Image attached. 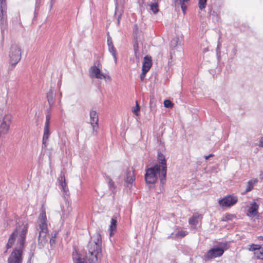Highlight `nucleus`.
Here are the masks:
<instances>
[{
  "instance_id": "f257e3e1",
  "label": "nucleus",
  "mask_w": 263,
  "mask_h": 263,
  "mask_svg": "<svg viewBox=\"0 0 263 263\" xmlns=\"http://www.w3.org/2000/svg\"><path fill=\"white\" fill-rule=\"evenodd\" d=\"M27 229V224H23L17 227L10 235L6 246L7 249L12 247L14 240L18 235H19V237L17 239V247L9 256L8 259V263H22V249L24 247Z\"/></svg>"
},
{
  "instance_id": "f03ea898",
  "label": "nucleus",
  "mask_w": 263,
  "mask_h": 263,
  "mask_svg": "<svg viewBox=\"0 0 263 263\" xmlns=\"http://www.w3.org/2000/svg\"><path fill=\"white\" fill-rule=\"evenodd\" d=\"M101 237L99 233L96 234L94 240L89 242L88 257L89 263H98V258L101 256Z\"/></svg>"
},
{
  "instance_id": "7ed1b4c3",
  "label": "nucleus",
  "mask_w": 263,
  "mask_h": 263,
  "mask_svg": "<svg viewBox=\"0 0 263 263\" xmlns=\"http://www.w3.org/2000/svg\"><path fill=\"white\" fill-rule=\"evenodd\" d=\"M47 222L45 210L43 209L38 218L36 227V231L39 233V244L43 247L48 241L47 235L48 231Z\"/></svg>"
},
{
  "instance_id": "20e7f679",
  "label": "nucleus",
  "mask_w": 263,
  "mask_h": 263,
  "mask_svg": "<svg viewBox=\"0 0 263 263\" xmlns=\"http://www.w3.org/2000/svg\"><path fill=\"white\" fill-rule=\"evenodd\" d=\"M161 170L159 165H154L146 170L145 180L147 184H155L159 176L161 182L163 184L165 180L166 176H163L161 174Z\"/></svg>"
},
{
  "instance_id": "39448f33",
  "label": "nucleus",
  "mask_w": 263,
  "mask_h": 263,
  "mask_svg": "<svg viewBox=\"0 0 263 263\" xmlns=\"http://www.w3.org/2000/svg\"><path fill=\"white\" fill-rule=\"evenodd\" d=\"M12 121V116L8 113L0 118V137H4L8 133Z\"/></svg>"
},
{
  "instance_id": "423d86ee",
  "label": "nucleus",
  "mask_w": 263,
  "mask_h": 263,
  "mask_svg": "<svg viewBox=\"0 0 263 263\" xmlns=\"http://www.w3.org/2000/svg\"><path fill=\"white\" fill-rule=\"evenodd\" d=\"M101 65L98 63L97 65H94L89 69V75L90 78L98 79H109L110 77L106 74L104 73L101 70Z\"/></svg>"
},
{
  "instance_id": "0eeeda50",
  "label": "nucleus",
  "mask_w": 263,
  "mask_h": 263,
  "mask_svg": "<svg viewBox=\"0 0 263 263\" xmlns=\"http://www.w3.org/2000/svg\"><path fill=\"white\" fill-rule=\"evenodd\" d=\"M10 63L12 65H16L21 60V51L20 47L16 45L11 46L9 52Z\"/></svg>"
},
{
  "instance_id": "6e6552de",
  "label": "nucleus",
  "mask_w": 263,
  "mask_h": 263,
  "mask_svg": "<svg viewBox=\"0 0 263 263\" xmlns=\"http://www.w3.org/2000/svg\"><path fill=\"white\" fill-rule=\"evenodd\" d=\"M237 201V196L230 195L219 200L218 203L222 208L230 207L234 205Z\"/></svg>"
},
{
  "instance_id": "1a4fd4ad",
  "label": "nucleus",
  "mask_w": 263,
  "mask_h": 263,
  "mask_svg": "<svg viewBox=\"0 0 263 263\" xmlns=\"http://www.w3.org/2000/svg\"><path fill=\"white\" fill-rule=\"evenodd\" d=\"M89 117V123L92 128V133L95 134L97 133V130L99 127V117L97 111L93 110H90Z\"/></svg>"
},
{
  "instance_id": "9d476101",
  "label": "nucleus",
  "mask_w": 263,
  "mask_h": 263,
  "mask_svg": "<svg viewBox=\"0 0 263 263\" xmlns=\"http://www.w3.org/2000/svg\"><path fill=\"white\" fill-rule=\"evenodd\" d=\"M224 252V250L220 248H214L210 249L204 257L208 260L221 256Z\"/></svg>"
},
{
  "instance_id": "9b49d317",
  "label": "nucleus",
  "mask_w": 263,
  "mask_h": 263,
  "mask_svg": "<svg viewBox=\"0 0 263 263\" xmlns=\"http://www.w3.org/2000/svg\"><path fill=\"white\" fill-rule=\"evenodd\" d=\"M158 160L159 164L155 165H159L160 170H161V174L163 176L166 175V160L165 156L161 153H158Z\"/></svg>"
},
{
  "instance_id": "f8f14e48",
  "label": "nucleus",
  "mask_w": 263,
  "mask_h": 263,
  "mask_svg": "<svg viewBox=\"0 0 263 263\" xmlns=\"http://www.w3.org/2000/svg\"><path fill=\"white\" fill-rule=\"evenodd\" d=\"M1 21L4 24L7 17V6L6 0H0Z\"/></svg>"
},
{
  "instance_id": "ddd939ff",
  "label": "nucleus",
  "mask_w": 263,
  "mask_h": 263,
  "mask_svg": "<svg viewBox=\"0 0 263 263\" xmlns=\"http://www.w3.org/2000/svg\"><path fill=\"white\" fill-rule=\"evenodd\" d=\"M59 186L62 191L64 193L68 192V188L65 181V177L63 174L61 173L58 179Z\"/></svg>"
},
{
  "instance_id": "4468645a",
  "label": "nucleus",
  "mask_w": 263,
  "mask_h": 263,
  "mask_svg": "<svg viewBox=\"0 0 263 263\" xmlns=\"http://www.w3.org/2000/svg\"><path fill=\"white\" fill-rule=\"evenodd\" d=\"M258 209V205L255 202H253L249 208L247 213L248 216H255L257 214V210Z\"/></svg>"
},
{
  "instance_id": "2eb2a0df",
  "label": "nucleus",
  "mask_w": 263,
  "mask_h": 263,
  "mask_svg": "<svg viewBox=\"0 0 263 263\" xmlns=\"http://www.w3.org/2000/svg\"><path fill=\"white\" fill-rule=\"evenodd\" d=\"M151 66V58L148 56L145 57L143 62L142 70L148 72Z\"/></svg>"
},
{
  "instance_id": "dca6fc26",
  "label": "nucleus",
  "mask_w": 263,
  "mask_h": 263,
  "mask_svg": "<svg viewBox=\"0 0 263 263\" xmlns=\"http://www.w3.org/2000/svg\"><path fill=\"white\" fill-rule=\"evenodd\" d=\"M189 0H174L175 5L176 7L181 5V8L183 14H185V10L187 8L186 3H187Z\"/></svg>"
},
{
  "instance_id": "f3484780",
  "label": "nucleus",
  "mask_w": 263,
  "mask_h": 263,
  "mask_svg": "<svg viewBox=\"0 0 263 263\" xmlns=\"http://www.w3.org/2000/svg\"><path fill=\"white\" fill-rule=\"evenodd\" d=\"M50 132L49 127H44V134L43 136L42 144L44 147H46L48 143V140L49 138Z\"/></svg>"
},
{
  "instance_id": "a211bd4d",
  "label": "nucleus",
  "mask_w": 263,
  "mask_h": 263,
  "mask_svg": "<svg viewBox=\"0 0 263 263\" xmlns=\"http://www.w3.org/2000/svg\"><path fill=\"white\" fill-rule=\"evenodd\" d=\"M201 219V216L198 214L194 215L189 220L190 224L196 226L199 222V220Z\"/></svg>"
},
{
  "instance_id": "6ab92c4d",
  "label": "nucleus",
  "mask_w": 263,
  "mask_h": 263,
  "mask_svg": "<svg viewBox=\"0 0 263 263\" xmlns=\"http://www.w3.org/2000/svg\"><path fill=\"white\" fill-rule=\"evenodd\" d=\"M135 180L134 173L133 170H128L126 173L125 182L128 183H132Z\"/></svg>"
},
{
  "instance_id": "aec40b11",
  "label": "nucleus",
  "mask_w": 263,
  "mask_h": 263,
  "mask_svg": "<svg viewBox=\"0 0 263 263\" xmlns=\"http://www.w3.org/2000/svg\"><path fill=\"white\" fill-rule=\"evenodd\" d=\"M159 1V0H153V2L149 5L150 10L155 14H157L159 11V5L158 3Z\"/></svg>"
},
{
  "instance_id": "412c9836",
  "label": "nucleus",
  "mask_w": 263,
  "mask_h": 263,
  "mask_svg": "<svg viewBox=\"0 0 263 263\" xmlns=\"http://www.w3.org/2000/svg\"><path fill=\"white\" fill-rule=\"evenodd\" d=\"M117 223V220L114 218H112L110 222V225L109 227L110 236H112L114 234V232L116 230Z\"/></svg>"
},
{
  "instance_id": "4be33fe9",
  "label": "nucleus",
  "mask_w": 263,
  "mask_h": 263,
  "mask_svg": "<svg viewBox=\"0 0 263 263\" xmlns=\"http://www.w3.org/2000/svg\"><path fill=\"white\" fill-rule=\"evenodd\" d=\"M47 101L49 103L50 107L53 105V90L52 89H50L48 92L47 93Z\"/></svg>"
},
{
  "instance_id": "5701e85b",
  "label": "nucleus",
  "mask_w": 263,
  "mask_h": 263,
  "mask_svg": "<svg viewBox=\"0 0 263 263\" xmlns=\"http://www.w3.org/2000/svg\"><path fill=\"white\" fill-rule=\"evenodd\" d=\"M257 182L256 179L250 180L248 182L247 187L246 189V192L250 191L253 187V185Z\"/></svg>"
},
{
  "instance_id": "b1692460",
  "label": "nucleus",
  "mask_w": 263,
  "mask_h": 263,
  "mask_svg": "<svg viewBox=\"0 0 263 263\" xmlns=\"http://www.w3.org/2000/svg\"><path fill=\"white\" fill-rule=\"evenodd\" d=\"M108 50L109 52L112 55L114 58V60L115 63H117V54H116V50L114 46H112L108 48Z\"/></svg>"
},
{
  "instance_id": "393cba45",
  "label": "nucleus",
  "mask_w": 263,
  "mask_h": 263,
  "mask_svg": "<svg viewBox=\"0 0 263 263\" xmlns=\"http://www.w3.org/2000/svg\"><path fill=\"white\" fill-rule=\"evenodd\" d=\"M73 259L75 262V263H86V261L84 258H81L80 257H77V254H73Z\"/></svg>"
},
{
  "instance_id": "a878e982",
  "label": "nucleus",
  "mask_w": 263,
  "mask_h": 263,
  "mask_svg": "<svg viewBox=\"0 0 263 263\" xmlns=\"http://www.w3.org/2000/svg\"><path fill=\"white\" fill-rule=\"evenodd\" d=\"M187 234H188V232L186 231L180 230V231H178L176 233L175 235L177 237L181 238V237H183L185 236Z\"/></svg>"
},
{
  "instance_id": "bb28decb",
  "label": "nucleus",
  "mask_w": 263,
  "mask_h": 263,
  "mask_svg": "<svg viewBox=\"0 0 263 263\" xmlns=\"http://www.w3.org/2000/svg\"><path fill=\"white\" fill-rule=\"evenodd\" d=\"M234 218H235V216L234 215L226 214L222 220V221H227L228 220H232Z\"/></svg>"
},
{
  "instance_id": "cd10ccee",
  "label": "nucleus",
  "mask_w": 263,
  "mask_h": 263,
  "mask_svg": "<svg viewBox=\"0 0 263 263\" xmlns=\"http://www.w3.org/2000/svg\"><path fill=\"white\" fill-rule=\"evenodd\" d=\"M255 254L258 259L263 260V247H261L259 251L256 252Z\"/></svg>"
},
{
  "instance_id": "c85d7f7f",
  "label": "nucleus",
  "mask_w": 263,
  "mask_h": 263,
  "mask_svg": "<svg viewBox=\"0 0 263 263\" xmlns=\"http://www.w3.org/2000/svg\"><path fill=\"white\" fill-rule=\"evenodd\" d=\"M140 110V106L139 105L138 102L136 101V106L134 107L133 109V112L136 116L139 115V112Z\"/></svg>"
},
{
  "instance_id": "c756f323",
  "label": "nucleus",
  "mask_w": 263,
  "mask_h": 263,
  "mask_svg": "<svg viewBox=\"0 0 263 263\" xmlns=\"http://www.w3.org/2000/svg\"><path fill=\"white\" fill-rule=\"evenodd\" d=\"M198 5L200 10L204 9L206 5V0H199Z\"/></svg>"
},
{
  "instance_id": "7c9ffc66",
  "label": "nucleus",
  "mask_w": 263,
  "mask_h": 263,
  "mask_svg": "<svg viewBox=\"0 0 263 263\" xmlns=\"http://www.w3.org/2000/svg\"><path fill=\"white\" fill-rule=\"evenodd\" d=\"M149 105L151 110L155 109L156 106V101L154 98L151 99L149 101Z\"/></svg>"
},
{
  "instance_id": "2f4dec72",
  "label": "nucleus",
  "mask_w": 263,
  "mask_h": 263,
  "mask_svg": "<svg viewBox=\"0 0 263 263\" xmlns=\"http://www.w3.org/2000/svg\"><path fill=\"white\" fill-rule=\"evenodd\" d=\"M164 105L166 108H172L173 106V104L169 100H165L164 101Z\"/></svg>"
},
{
  "instance_id": "473e14b6",
  "label": "nucleus",
  "mask_w": 263,
  "mask_h": 263,
  "mask_svg": "<svg viewBox=\"0 0 263 263\" xmlns=\"http://www.w3.org/2000/svg\"><path fill=\"white\" fill-rule=\"evenodd\" d=\"M261 248V247L259 245H252L251 246H250V247L249 248V250L250 251H256V252L257 251H259V249Z\"/></svg>"
},
{
  "instance_id": "72a5a7b5",
  "label": "nucleus",
  "mask_w": 263,
  "mask_h": 263,
  "mask_svg": "<svg viewBox=\"0 0 263 263\" xmlns=\"http://www.w3.org/2000/svg\"><path fill=\"white\" fill-rule=\"evenodd\" d=\"M57 237V233H54L53 235H52L51 238L50 239V243L51 246H52L53 244L55 243V238Z\"/></svg>"
},
{
  "instance_id": "f704fd0d",
  "label": "nucleus",
  "mask_w": 263,
  "mask_h": 263,
  "mask_svg": "<svg viewBox=\"0 0 263 263\" xmlns=\"http://www.w3.org/2000/svg\"><path fill=\"white\" fill-rule=\"evenodd\" d=\"M50 116L48 115L46 117V122L44 127H49Z\"/></svg>"
},
{
  "instance_id": "c9c22d12",
  "label": "nucleus",
  "mask_w": 263,
  "mask_h": 263,
  "mask_svg": "<svg viewBox=\"0 0 263 263\" xmlns=\"http://www.w3.org/2000/svg\"><path fill=\"white\" fill-rule=\"evenodd\" d=\"M107 45L108 48L114 46L113 43L111 41V37L110 36H108L107 37Z\"/></svg>"
},
{
  "instance_id": "e433bc0d",
  "label": "nucleus",
  "mask_w": 263,
  "mask_h": 263,
  "mask_svg": "<svg viewBox=\"0 0 263 263\" xmlns=\"http://www.w3.org/2000/svg\"><path fill=\"white\" fill-rule=\"evenodd\" d=\"M146 73V71H142L140 75V79L141 81H143L144 79Z\"/></svg>"
},
{
  "instance_id": "4c0bfd02",
  "label": "nucleus",
  "mask_w": 263,
  "mask_h": 263,
  "mask_svg": "<svg viewBox=\"0 0 263 263\" xmlns=\"http://www.w3.org/2000/svg\"><path fill=\"white\" fill-rule=\"evenodd\" d=\"M15 21L16 23H18V24H21V19H20V16L19 15H17L15 18Z\"/></svg>"
},
{
  "instance_id": "58836bf2",
  "label": "nucleus",
  "mask_w": 263,
  "mask_h": 263,
  "mask_svg": "<svg viewBox=\"0 0 263 263\" xmlns=\"http://www.w3.org/2000/svg\"><path fill=\"white\" fill-rule=\"evenodd\" d=\"M258 146L260 147H263V136L261 138L259 141Z\"/></svg>"
},
{
  "instance_id": "ea45409f",
  "label": "nucleus",
  "mask_w": 263,
  "mask_h": 263,
  "mask_svg": "<svg viewBox=\"0 0 263 263\" xmlns=\"http://www.w3.org/2000/svg\"><path fill=\"white\" fill-rule=\"evenodd\" d=\"M108 183L110 186H114V182L111 179L109 180Z\"/></svg>"
},
{
  "instance_id": "a19ab883",
  "label": "nucleus",
  "mask_w": 263,
  "mask_h": 263,
  "mask_svg": "<svg viewBox=\"0 0 263 263\" xmlns=\"http://www.w3.org/2000/svg\"><path fill=\"white\" fill-rule=\"evenodd\" d=\"M134 50H135V54L136 55L137 54V53L138 52V46L137 45H134Z\"/></svg>"
},
{
  "instance_id": "79ce46f5",
  "label": "nucleus",
  "mask_w": 263,
  "mask_h": 263,
  "mask_svg": "<svg viewBox=\"0 0 263 263\" xmlns=\"http://www.w3.org/2000/svg\"><path fill=\"white\" fill-rule=\"evenodd\" d=\"M213 156V154H210L209 155H208V156H205L204 157H205V159L206 160H208L209 159V158L211 157H212Z\"/></svg>"
},
{
  "instance_id": "37998d69",
  "label": "nucleus",
  "mask_w": 263,
  "mask_h": 263,
  "mask_svg": "<svg viewBox=\"0 0 263 263\" xmlns=\"http://www.w3.org/2000/svg\"><path fill=\"white\" fill-rule=\"evenodd\" d=\"M121 14H120L118 16V18H117V23H118V24H119L120 23V18H121Z\"/></svg>"
},
{
  "instance_id": "c03bdc74",
  "label": "nucleus",
  "mask_w": 263,
  "mask_h": 263,
  "mask_svg": "<svg viewBox=\"0 0 263 263\" xmlns=\"http://www.w3.org/2000/svg\"><path fill=\"white\" fill-rule=\"evenodd\" d=\"M259 178L260 179H263V172H261L259 175Z\"/></svg>"
},
{
  "instance_id": "a18cd8bd",
  "label": "nucleus",
  "mask_w": 263,
  "mask_h": 263,
  "mask_svg": "<svg viewBox=\"0 0 263 263\" xmlns=\"http://www.w3.org/2000/svg\"><path fill=\"white\" fill-rule=\"evenodd\" d=\"M54 1L55 0H50L51 1V7L52 6V5H53L54 3Z\"/></svg>"
},
{
  "instance_id": "49530a36",
  "label": "nucleus",
  "mask_w": 263,
  "mask_h": 263,
  "mask_svg": "<svg viewBox=\"0 0 263 263\" xmlns=\"http://www.w3.org/2000/svg\"><path fill=\"white\" fill-rule=\"evenodd\" d=\"M117 3H116V12H115L116 14L117 13Z\"/></svg>"
}]
</instances>
